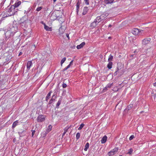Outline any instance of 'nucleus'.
Masks as SVG:
<instances>
[{"mask_svg": "<svg viewBox=\"0 0 156 156\" xmlns=\"http://www.w3.org/2000/svg\"><path fill=\"white\" fill-rule=\"evenodd\" d=\"M17 28L16 26L15 25L11 28L10 30H8L5 33V37L6 38H9L11 36H13L15 33L17 31Z\"/></svg>", "mask_w": 156, "mask_h": 156, "instance_id": "nucleus-1", "label": "nucleus"}, {"mask_svg": "<svg viewBox=\"0 0 156 156\" xmlns=\"http://www.w3.org/2000/svg\"><path fill=\"white\" fill-rule=\"evenodd\" d=\"M118 150V148H114L111 151L108 152V156H111L114 155L115 153L117 152Z\"/></svg>", "mask_w": 156, "mask_h": 156, "instance_id": "nucleus-2", "label": "nucleus"}, {"mask_svg": "<svg viewBox=\"0 0 156 156\" xmlns=\"http://www.w3.org/2000/svg\"><path fill=\"white\" fill-rule=\"evenodd\" d=\"M151 38H146L143 40L142 41V44L144 45L147 44L150 42L151 41Z\"/></svg>", "mask_w": 156, "mask_h": 156, "instance_id": "nucleus-3", "label": "nucleus"}, {"mask_svg": "<svg viewBox=\"0 0 156 156\" xmlns=\"http://www.w3.org/2000/svg\"><path fill=\"white\" fill-rule=\"evenodd\" d=\"M45 117L44 116L42 115H39L37 119V121L39 122H41L44 121Z\"/></svg>", "mask_w": 156, "mask_h": 156, "instance_id": "nucleus-4", "label": "nucleus"}, {"mask_svg": "<svg viewBox=\"0 0 156 156\" xmlns=\"http://www.w3.org/2000/svg\"><path fill=\"white\" fill-rule=\"evenodd\" d=\"M132 34L135 35H137L139 33V30L137 28H134L132 30Z\"/></svg>", "mask_w": 156, "mask_h": 156, "instance_id": "nucleus-5", "label": "nucleus"}, {"mask_svg": "<svg viewBox=\"0 0 156 156\" xmlns=\"http://www.w3.org/2000/svg\"><path fill=\"white\" fill-rule=\"evenodd\" d=\"M58 17V16H56V14L55 13H52L51 14V16L50 17V19L51 20H56L57 18Z\"/></svg>", "mask_w": 156, "mask_h": 156, "instance_id": "nucleus-6", "label": "nucleus"}, {"mask_svg": "<svg viewBox=\"0 0 156 156\" xmlns=\"http://www.w3.org/2000/svg\"><path fill=\"white\" fill-rule=\"evenodd\" d=\"M56 98V96L55 95V94H53L52 97V98L51 99L50 101H49V104H51L52 102L55 101V100Z\"/></svg>", "mask_w": 156, "mask_h": 156, "instance_id": "nucleus-7", "label": "nucleus"}, {"mask_svg": "<svg viewBox=\"0 0 156 156\" xmlns=\"http://www.w3.org/2000/svg\"><path fill=\"white\" fill-rule=\"evenodd\" d=\"M21 4V2L20 1H18L17 2H16L12 6L13 7V9H14L15 8L17 7H18Z\"/></svg>", "mask_w": 156, "mask_h": 156, "instance_id": "nucleus-8", "label": "nucleus"}, {"mask_svg": "<svg viewBox=\"0 0 156 156\" xmlns=\"http://www.w3.org/2000/svg\"><path fill=\"white\" fill-rule=\"evenodd\" d=\"M32 65V61H29L28 62L27 65V69L29 70L30 69V67Z\"/></svg>", "mask_w": 156, "mask_h": 156, "instance_id": "nucleus-9", "label": "nucleus"}, {"mask_svg": "<svg viewBox=\"0 0 156 156\" xmlns=\"http://www.w3.org/2000/svg\"><path fill=\"white\" fill-rule=\"evenodd\" d=\"M44 28L47 31H51L52 30V28L51 27H49L48 26L45 25V24H44Z\"/></svg>", "mask_w": 156, "mask_h": 156, "instance_id": "nucleus-10", "label": "nucleus"}, {"mask_svg": "<svg viewBox=\"0 0 156 156\" xmlns=\"http://www.w3.org/2000/svg\"><path fill=\"white\" fill-rule=\"evenodd\" d=\"M107 137L106 136H103L101 140V143L102 144L105 143L107 141Z\"/></svg>", "mask_w": 156, "mask_h": 156, "instance_id": "nucleus-11", "label": "nucleus"}, {"mask_svg": "<svg viewBox=\"0 0 156 156\" xmlns=\"http://www.w3.org/2000/svg\"><path fill=\"white\" fill-rule=\"evenodd\" d=\"M85 45V43L84 42H82L80 44L78 45L76 48L78 49H80L82 48Z\"/></svg>", "mask_w": 156, "mask_h": 156, "instance_id": "nucleus-12", "label": "nucleus"}, {"mask_svg": "<svg viewBox=\"0 0 156 156\" xmlns=\"http://www.w3.org/2000/svg\"><path fill=\"white\" fill-rule=\"evenodd\" d=\"M108 15V13H104L100 16L102 19V20H104Z\"/></svg>", "mask_w": 156, "mask_h": 156, "instance_id": "nucleus-13", "label": "nucleus"}, {"mask_svg": "<svg viewBox=\"0 0 156 156\" xmlns=\"http://www.w3.org/2000/svg\"><path fill=\"white\" fill-rule=\"evenodd\" d=\"M88 10V9L87 7H84V9H83V12L82 13L83 15H85L87 12Z\"/></svg>", "mask_w": 156, "mask_h": 156, "instance_id": "nucleus-14", "label": "nucleus"}, {"mask_svg": "<svg viewBox=\"0 0 156 156\" xmlns=\"http://www.w3.org/2000/svg\"><path fill=\"white\" fill-rule=\"evenodd\" d=\"M114 0H105V3L106 4H108L113 3Z\"/></svg>", "mask_w": 156, "mask_h": 156, "instance_id": "nucleus-15", "label": "nucleus"}, {"mask_svg": "<svg viewBox=\"0 0 156 156\" xmlns=\"http://www.w3.org/2000/svg\"><path fill=\"white\" fill-rule=\"evenodd\" d=\"M18 121L17 120L14 122L12 124V128L14 129L17 125H18Z\"/></svg>", "mask_w": 156, "mask_h": 156, "instance_id": "nucleus-16", "label": "nucleus"}, {"mask_svg": "<svg viewBox=\"0 0 156 156\" xmlns=\"http://www.w3.org/2000/svg\"><path fill=\"white\" fill-rule=\"evenodd\" d=\"M62 101V98H59L57 104L56 105V107L57 108H58L59 106V105L61 104V101Z\"/></svg>", "mask_w": 156, "mask_h": 156, "instance_id": "nucleus-17", "label": "nucleus"}, {"mask_svg": "<svg viewBox=\"0 0 156 156\" xmlns=\"http://www.w3.org/2000/svg\"><path fill=\"white\" fill-rule=\"evenodd\" d=\"M113 65V63L111 62H109L108 64L107 65V67L109 69H110L112 68V66Z\"/></svg>", "mask_w": 156, "mask_h": 156, "instance_id": "nucleus-18", "label": "nucleus"}, {"mask_svg": "<svg viewBox=\"0 0 156 156\" xmlns=\"http://www.w3.org/2000/svg\"><path fill=\"white\" fill-rule=\"evenodd\" d=\"M102 19L101 18L100 16H98L96 18L95 20V21L96 22H98V23L100 22L101 21V20Z\"/></svg>", "mask_w": 156, "mask_h": 156, "instance_id": "nucleus-19", "label": "nucleus"}, {"mask_svg": "<svg viewBox=\"0 0 156 156\" xmlns=\"http://www.w3.org/2000/svg\"><path fill=\"white\" fill-rule=\"evenodd\" d=\"M51 91H50L48 93L47 95V96L46 97V100L47 101H48V99L50 98V97L51 96Z\"/></svg>", "mask_w": 156, "mask_h": 156, "instance_id": "nucleus-20", "label": "nucleus"}, {"mask_svg": "<svg viewBox=\"0 0 156 156\" xmlns=\"http://www.w3.org/2000/svg\"><path fill=\"white\" fill-rule=\"evenodd\" d=\"M97 25V23L94 21V22L93 23H92L90 24V26L91 27H92L93 28L96 27Z\"/></svg>", "mask_w": 156, "mask_h": 156, "instance_id": "nucleus-21", "label": "nucleus"}, {"mask_svg": "<svg viewBox=\"0 0 156 156\" xmlns=\"http://www.w3.org/2000/svg\"><path fill=\"white\" fill-rule=\"evenodd\" d=\"M52 129V126L51 125H49L48 126V128L47 129L46 131V133H47L49 132Z\"/></svg>", "mask_w": 156, "mask_h": 156, "instance_id": "nucleus-22", "label": "nucleus"}, {"mask_svg": "<svg viewBox=\"0 0 156 156\" xmlns=\"http://www.w3.org/2000/svg\"><path fill=\"white\" fill-rule=\"evenodd\" d=\"M89 144L88 143H87L85 145V148L84 150L85 151H87L88 148L89 147Z\"/></svg>", "mask_w": 156, "mask_h": 156, "instance_id": "nucleus-23", "label": "nucleus"}, {"mask_svg": "<svg viewBox=\"0 0 156 156\" xmlns=\"http://www.w3.org/2000/svg\"><path fill=\"white\" fill-rule=\"evenodd\" d=\"M113 58V56H112V55H110L109 57V58L108 59V62H110L111 61H112Z\"/></svg>", "mask_w": 156, "mask_h": 156, "instance_id": "nucleus-24", "label": "nucleus"}, {"mask_svg": "<svg viewBox=\"0 0 156 156\" xmlns=\"http://www.w3.org/2000/svg\"><path fill=\"white\" fill-rule=\"evenodd\" d=\"M66 59V57L63 58L61 61V65L62 66V64L64 63Z\"/></svg>", "mask_w": 156, "mask_h": 156, "instance_id": "nucleus-25", "label": "nucleus"}, {"mask_svg": "<svg viewBox=\"0 0 156 156\" xmlns=\"http://www.w3.org/2000/svg\"><path fill=\"white\" fill-rule=\"evenodd\" d=\"M133 151V149L132 148H130L128 152L127 153V154H130L132 153Z\"/></svg>", "mask_w": 156, "mask_h": 156, "instance_id": "nucleus-26", "label": "nucleus"}, {"mask_svg": "<svg viewBox=\"0 0 156 156\" xmlns=\"http://www.w3.org/2000/svg\"><path fill=\"white\" fill-rule=\"evenodd\" d=\"M80 136V134L79 133H76V138L77 140H78Z\"/></svg>", "mask_w": 156, "mask_h": 156, "instance_id": "nucleus-27", "label": "nucleus"}, {"mask_svg": "<svg viewBox=\"0 0 156 156\" xmlns=\"http://www.w3.org/2000/svg\"><path fill=\"white\" fill-rule=\"evenodd\" d=\"M69 128V127L68 126H67L64 129V133H66Z\"/></svg>", "mask_w": 156, "mask_h": 156, "instance_id": "nucleus-28", "label": "nucleus"}, {"mask_svg": "<svg viewBox=\"0 0 156 156\" xmlns=\"http://www.w3.org/2000/svg\"><path fill=\"white\" fill-rule=\"evenodd\" d=\"M113 85V83H109L108 84H107V85L106 86L108 88H110Z\"/></svg>", "mask_w": 156, "mask_h": 156, "instance_id": "nucleus-29", "label": "nucleus"}, {"mask_svg": "<svg viewBox=\"0 0 156 156\" xmlns=\"http://www.w3.org/2000/svg\"><path fill=\"white\" fill-rule=\"evenodd\" d=\"M84 124L83 123L81 124L80 127L78 128V130H80L84 126Z\"/></svg>", "mask_w": 156, "mask_h": 156, "instance_id": "nucleus-30", "label": "nucleus"}, {"mask_svg": "<svg viewBox=\"0 0 156 156\" xmlns=\"http://www.w3.org/2000/svg\"><path fill=\"white\" fill-rule=\"evenodd\" d=\"M140 35H143L144 34V30H139V33Z\"/></svg>", "mask_w": 156, "mask_h": 156, "instance_id": "nucleus-31", "label": "nucleus"}, {"mask_svg": "<svg viewBox=\"0 0 156 156\" xmlns=\"http://www.w3.org/2000/svg\"><path fill=\"white\" fill-rule=\"evenodd\" d=\"M42 9V7L41 6L38 7L37 9L36 10L37 11H40Z\"/></svg>", "mask_w": 156, "mask_h": 156, "instance_id": "nucleus-32", "label": "nucleus"}, {"mask_svg": "<svg viewBox=\"0 0 156 156\" xmlns=\"http://www.w3.org/2000/svg\"><path fill=\"white\" fill-rule=\"evenodd\" d=\"M76 5V12L78 13L79 11V5Z\"/></svg>", "mask_w": 156, "mask_h": 156, "instance_id": "nucleus-33", "label": "nucleus"}, {"mask_svg": "<svg viewBox=\"0 0 156 156\" xmlns=\"http://www.w3.org/2000/svg\"><path fill=\"white\" fill-rule=\"evenodd\" d=\"M84 1L86 5H88L89 4V0H84Z\"/></svg>", "mask_w": 156, "mask_h": 156, "instance_id": "nucleus-34", "label": "nucleus"}, {"mask_svg": "<svg viewBox=\"0 0 156 156\" xmlns=\"http://www.w3.org/2000/svg\"><path fill=\"white\" fill-rule=\"evenodd\" d=\"M133 107V105H130L127 107L128 110L130 109V108H132Z\"/></svg>", "mask_w": 156, "mask_h": 156, "instance_id": "nucleus-35", "label": "nucleus"}, {"mask_svg": "<svg viewBox=\"0 0 156 156\" xmlns=\"http://www.w3.org/2000/svg\"><path fill=\"white\" fill-rule=\"evenodd\" d=\"M134 136L133 135H132L129 138V140H132L133 138H134Z\"/></svg>", "mask_w": 156, "mask_h": 156, "instance_id": "nucleus-36", "label": "nucleus"}, {"mask_svg": "<svg viewBox=\"0 0 156 156\" xmlns=\"http://www.w3.org/2000/svg\"><path fill=\"white\" fill-rule=\"evenodd\" d=\"M13 7L12 6H11V7L9 9V12H11L12 11V9H13Z\"/></svg>", "mask_w": 156, "mask_h": 156, "instance_id": "nucleus-37", "label": "nucleus"}, {"mask_svg": "<svg viewBox=\"0 0 156 156\" xmlns=\"http://www.w3.org/2000/svg\"><path fill=\"white\" fill-rule=\"evenodd\" d=\"M67 85L66 83H63L62 84V87L63 88H66L67 87Z\"/></svg>", "mask_w": 156, "mask_h": 156, "instance_id": "nucleus-38", "label": "nucleus"}, {"mask_svg": "<svg viewBox=\"0 0 156 156\" xmlns=\"http://www.w3.org/2000/svg\"><path fill=\"white\" fill-rule=\"evenodd\" d=\"M32 136L33 137V136H34V133H35V130H32Z\"/></svg>", "mask_w": 156, "mask_h": 156, "instance_id": "nucleus-39", "label": "nucleus"}, {"mask_svg": "<svg viewBox=\"0 0 156 156\" xmlns=\"http://www.w3.org/2000/svg\"><path fill=\"white\" fill-rule=\"evenodd\" d=\"M68 68H67V67H65V68H64L62 70V71L63 72H64L65 71H66V70L67 69H68Z\"/></svg>", "mask_w": 156, "mask_h": 156, "instance_id": "nucleus-40", "label": "nucleus"}, {"mask_svg": "<svg viewBox=\"0 0 156 156\" xmlns=\"http://www.w3.org/2000/svg\"><path fill=\"white\" fill-rule=\"evenodd\" d=\"M80 1L79 0H78V1H77V4H76V5H80Z\"/></svg>", "mask_w": 156, "mask_h": 156, "instance_id": "nucleus-41", "label": "nucleus"}, {"mask_svg": "<svg viewBox=\"0 0 156 156\" xmlns=\"http://www.w3.org/2000/svg\"><path fill=\"white\" fill-rule=\"evenodd\" d=\"M107 88H108V87H107L106 86V87H105L103 89V90L104 91H105V90H107Z\"/></svg>", "mask_w": 156, "mask_h": 156, "instance_id": "nucleus-42", "label": "nucleus"}, {"mask_svg": "<svg viewBox=\"0 0 156 156\" xmlns=\"http://www.w3.org/2000/svg\"><path fill=\"white\" fill-rule=\"evenodd\" d=\"M24 132H25V131L23 130V131H22L21 132H19L18 133L19 134V135H20V136L21 134L22 133Z\"/></svg>", "mask_w": 156, "mask_h": 156, "instance_id": "nucleus-43", "label": "nucleus"}, {"mask_svg": "<svg viewBox=\"0 0 156 156\" xmlns=\"http://www.w3.org/2000/svg\"><path fill=\"white\" fill-rule=\"evenodd\" d=\"M118 72V71H117V70H116V71L115 72V73H114V74L115 75H116L117 74V72Z\"/></svg>", "mask_w": 156, "mask_h": 156, "instance_id": "nucleus-44", "label": "nucleus"}, {"mask_svg": "<svg viewBox=\"0 0 156 156\" xmlns=\"http://www.w3.org/2000/svg\"><path fill=\"white\" fill-rule=\"evenodd\" d=\"M66 36L68 37V38L69 39V35L68 34H66Z\"/></svg>", "mask_w": 156, "mask_h": 156, "instance_id": "nucleus-45", "label": "nucleus"}, {"mask_svg": "<svg viewBox=\"0 0 156 156\" xmlns=\"http://www.w3.org/2000/svg\"><path fill=\"white\" fill-rule=\"evenodd\" d=\"M73 60L70 62L69 64H70V65H71L73 64Z\"/></svg>", "mask_w": 156, "mask_h": 156, "instance_id": "nucleus-46", "label": "nucleus"}, {"mask_svg": "<svg viewBox=\"0 0 156 156\" xmlns=\"http://www.w3.org/2000/svg\"><path fill=\"white\" fill-rule=\"evenodd\" d=\"M16 141V138H14V139H13V142L15 143V142Z\"/></svg>", "mask_w": 156, "mask_h": 156, "instance_id": "nucleus-47", "label": "nucleus"}, {"mask_svg": "<svg viewBox=\"0 0 156 156\" xmlns=\"http://www.w3.org/2000/svg\"><path fill=\"white\" fill-rule=\"evenodd\" d=\"M71 65H70V64H69L67 66V68H69L70 66Z\"/></svg>", "mask_w": 156, "mask_h": 156, "instance_id": "nucleus-48", "label": "nucleus"}, {"mask_svg": "<svg viewBox=\"0 0 156 156\" xmlns=\"http://www.w3.org/2000/svg\"><path fill=\"white\" fill-rule=\"evenodd\" d=\"M66 133H63L62 134V137H63V136H64Z\"/></svg>", "mask_w": 156, "mask_h": 156, "instance_id": "nucleus-49", "label": "nucleus"}, {"mask_svg": "<svg viewBox=\"0 0 156 156\" xmlns=\"http://www.w3.org/2000/svg\"><path fill=\"white\" fill-rule=\"evenodd\" d=\"M154 86H156V82L154 83Z\"/></svg>", "mask_w": 156, "mask_h": 156, "instance_id": "nucleus-50", "label": "nucleus"}, {"mask_svg": "<svg viewBox=\"0 0 156 156\" xmlns=\"http://www.w3.org/2000/svg\"><path fill=\"white\" fill-rule=\"evenodd\" d=\"M119 70V69L117 67L116 70L118 72Z\"/></svg>", "mask_w": 156, "mask_h": 156, "instance_id": "nucleus-51", "label": "nucleus"}, {"mask_svg": "<svg viewBox=\"0 0 156 156\" xmlns=\"http://www.w3.org/2000/svg\"><path fill=\"white\" fill-rule=\"evenodd\" d=\"M22 53L21 52H20V53L19 54V56L20 55H22Z\"/></svg>", "mask_w": 156, "mask_h": 156, "instance_id": "nucleus-52", "label": "nucleus"}, {"mask_svg": "<svg viewBox=\"0 0 156 156\" xmlns=\"http://www.w3.org/2000/svg\"><path fill=\"white\" fill-rule=\"evenodd\" d=\"M134 55H131L130 56L131 57H133V56H134Z\"/></svg>", "mask_w": 156, "mask_h": 156, "instance_id": "nucleus-53", "label": "nucleus"}, {"mask_svg": "<svg viewBox=\"0 0 156 156\" xmlns=\"http://www.w3.org/2000/svg\"><path fill=\"white\" fill-rule=\"evenodd\" d=\"M111 26H112V25H111V24H109V26H108V27H111Z\"/></svg>", "mask_w": 156, "mask_h": 156, "instance_id": "nucleus-54", "label": "nucleus"}, {"mask_svg": "<svg viewBox=\"0 0 156 156\" xmlns=\"http://www.w3.org/2000/svg\"><path fill=\"white\" fill-rule=\"evenodd\" d=\"M150 50L151 51V50L150 49H147V51H149V52L150 51Z\"/></svg>", "mask_w": 156, "mask_h": 156, "instance_id": "nucleus-55", "label": "nucleus"}, {"mask_svg": "<svg viewBox=\"0 0 156 156\" xmlns=\"http://www.w3.org/2000/svg\"><path fill=\"white\" fill-rule=\"evenodd\" d=\"M56 0H53L54 2H56Z\"/></svg>", "mask_w": 156, "mask_h": 156, "instance_id": "nucleus-56", "label": "nucleus"}, {"mask_svg": "<svg viewBox=\"0 0 156 156\" xmlns=\"http://www.w3.org/2000/svg\"><path fill=\"white\" fill-rule=\"evenodd\" d=\"M61 29H62L61 28H60L59 29V31H60L61 30Z\"/></svg>", "mask_w": 156, "mask_h": 156, "instance_id": "nucleus-57", "label": "nucleus"}, {"mask_svg": "<svg viewBox=\"0 0 156 156\" xmlns=\"http://www.w3.org/2000/svg\"><path fill=\"white\" fill-rule=\"evenodd\" d=\"M111 38V37H108V38H109V39H110Z\"/></svg>", "mask_w": 156, "mask_h": 156, "instance_id": "nucleus-58", "label": "nucleus"}, {"mask_svg": "<svg viewBox=\"0 0 156 156\" xmlns=\"http://www.w3.org/2000/svg\"><path fill=\"white\" fill-rule=\"evenodd\" d=\"M134 52V53H135V52H136V51H135Z\"/></svg>", "mask_w": 156, "mask_h": 156, "instance_id": "nucleus-59", "label": "nucleus"}, {"mask_svg": "<svg viewBox=\"0 0 156 156\" xmlns=\"http://www.w3.org/2000/svg\"><path fill=\"white\" fill-rule=\"evenodd\" d=\"M119 156H122V155H119Z\"/></svg>", "mask_w": 156, "mask_h": 156, "instance_id": "nucleus-60", "label": "nucleus"}]
</instances>
